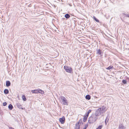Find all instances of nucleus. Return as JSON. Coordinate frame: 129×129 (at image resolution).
Returning <instances> with one entry per match:
<instances>
[{"label": "nucleus", "instance_id": "nucleus-26", "mask_svg": "<svg viewBox=\"0 0 129 129\" xmlns=\"http://www.w3.org/2000/svg\"><path fill=\"white\" fill-rule=\"evenodd\" d=\"M102 125H99L97 128L98 129H101L102 128Z\"/></svg>", "mask_w": 129, "mask_h": 129}, {"label": "nucleus", "instance_id": "nucleus-9", "mask_svg": "<svg viewBox=\"0 0 129 129\" xmlns=\"http://www.w3.org/2000/svg\"><path fill=\"white\" fill-rule=\"evenodd\" d=\"M32 93H39L38 89L31 91Z\"/></svg>", "mask_w": 129, "mask_h": 129}, {"label": "nucleus", "instance_id": "nucleus-16", "mask_svg": "<svg viewBox=\"0 0 129 129\" xmlns=\"http://www.w3.org/2000/svg\"><path fill=\"white\" fill-rule=\"evenodd\" d=\"M91 110H89L85 114L87 116H88L89 113L91 112Z\"/></svg>", "mask_w": 129, "mask_h": 129}, {"label": "nucleus", "instance_id": "nucleus-14", "mask_svg": "<svg viewBox=\"0 0 129 129\" xmlns=\"http://www.w3.org/2000/svg\"><path fill=\"white\" fill-rule=\"evenodd\" d=\"M88 117V116H87L86 115L85 116H84V117L83 118V121L84 122H85L86 120H87V117Z\"/></svg>", "mask_w": 129, "mask_h": 129}, {"label": "nucleus", "instance_id": "nucleus-27", "mask_svg": "<svg viewBox=\"0 0 129 129\" xmlns=\"http://www.w3.org/2000/svg\"><path fill=\"white\" fill-rule=\"evenodd\" d=\"M3 105L4 106H5L7 104V103L6 102H4L3 103Z\"/></svg>", "mask_w": 129, "mask_h": 129}, {"label": "nucleus", "instance_id": "nucleus-30", "mask_svg": "<svg viewBox=\"0 0 129 129\" xmlns=\"http://www.w3.org/2000/svg\"><path fill=\"white\" fill-rule=\"evenodd\" d=\"M9 129H14V128H13V127H9Z\"/></svg>", "mask_w": 129, "mask_h": 129}, {"label": "nucleus", "instance_id": "nucleus-7", "mask_svg": "<svg viewBox=\"0 0 129 129\" xmlns=\"http://www.w3.org/2000/svg\"><path fill=\"white\" fill-rule=\"evenodd\" d=\"M16 105L17 107L19 109H23L22 106L21 104L19 103H17L16 104Z\"/></svg>", "mask_w": 129, "mask_h": 129}, {"label": "nucleus", "instance_id": "nucleus-19", "mask_svg": "<svg viewBox=\"0 0 129 129\" xmlns=\"http://www.w3.org/2000/svg\"><path fill=\"white\" fill-rule=\"evenodd\" d=\"M4 92L5 94H7L9 93V91L7 89H5L4 91Z\"/></svg>", "mask_w": 129, "mask_h": 129}, {"label": "nucleus", "instance_id": "nucleus-25", "mask_svg": "<svg viewBox=\"0 0 129 129\" xmlns=\"http://www.w3.org/2000/svg\"><path fill=\"white\" fill-rule=\"evenodd\" d=\"M39 93H43V91L41 89H38Z\"/></svg>", "mask_w": 129, "mask_h": 129}, {"label": "nucleus", "instance_id": "nucleus-23", "mask_svg": "<svg viewBox=\"0 0 129 129\" xmlns=\"http://www.w3.org/2000/svg\"><path fill=\"white\" fill-rule=\"evenodd\" d=\"M122 82L124 84H125L127 83V81L126 80L123 79L122 80Z\"/></svg>", "mask_w": 129, "mask_h": 129}, {"label": "nucleus", "instance_id": "nucleus-10", "mask_svg": "<svg viewBox=\"0 0 129 129\" xmlns=\"http://www.w3.org/2000/svg\"><path fill=\"white\" fill-rule=\"evenodd\" d=\"M80 125L76 124L74 129H79L80 128Z\"/></svg>", "mask_w": 129, "mask_h": 129}, {"label": "nucleus", "instance_id": "nucleus-29", "mask_svg": "<svg viewBox=\"0 0 129 129\" xmlns=\"http://www.w3.org/2000/svg\"><path fill=\"white\" fill-rule=\"evenodd\" d=\"M124 14L126 16H127L128 17H129V15L127 14Z\"/></svg>", "mask_w": 129, "mask_h": 129}, {"label": "nucleus", "instance_id": "nucleus-17", "mask_svg": "<svg viewBox=\"0 0 129 129\" xmlns=\"http://www.w3.org/2000/svg\"><path fill=\"white\" fill-rule=\"evenodd\" d=\"M113 69V67L112 66H111L109 67H108V68H106V69L108 70H110L111 69Z\"/></svg>", "mask_w": 129, "mask_h": 129}, {"label": "nucleus", "instance_id": "nucleus-24", "mask_svg": "<svg viewBox=\"0 0 129 129\" xmlns=\"http://www.w3.org/2000/svg\"><path fill=\"white\" fill-rule=\"evenodd\" d=\"M22 99L23 100V101H25L26 100V99L25 98V97L24 95H23L22 96Z\"/></svg>", "mask_w": 129, "mask_h": 129}, {"label": "nucleus", "instance_id": "nucleus-4", "mask_svg": "<svg viewBox=\"0 0 129 129\" xmlns=\"http://www.w3.org/2000/svg\"><path fill=\"white\" fill-rule=\"evenodd\" d=\"M65 118L64 116L59 119V121L61 124H64L65 122Z\"/></svg>", "mask_w": 129, "mask_h": 129}, {"label": "nucleus", "instance_id": "nucleus-22", "mask_svg": "<svg viewBox=\"0 0 129 129\" xmlns=\"http://www.w3.org/2000/svg\"><path fill=\"white\" fill-rule=\"evenodd\" d=\"M93 18L96 22H99V20L98 19L96 18L95 16H93Z\"/></svg>", "mask_w": 129, "mask_h": 129}, {"label": "nucleus", "instance_id": "nucleus-32", "mask_svg": "<svg viewBox=\"0 0 129 129\" xmlns=\"http://www.w3.org/2000/svg\"><path fill=\"white\" fill-rule=\"evenodd\" d=\"M96 129H98L97 128H96Z\"/></svg>", "mask_w": 129, "mask_h": 129}, {"label": "nucleus", "instance_id": "nucleus-21", "mask_svg": "<svg viewBox=\"0 0 129 129\" xmlns=\"http://www.w3.org/2000/svg\"><path fill=\"white\" fill-rule=\"evenodd\" d=\"M109 120V119L108 118V117L107 116L106 117V118L105 119V123L106 125L107 123L108 122V121Z\"/></svg>", "mask_w": 129, "mask_h": 129}, {"label": "nucleus", "instance_id": "nucleus-1", "mask_svg": "<svg viewBox=\"0 0 129 129\" xmlns=\"http://www.w3.org/2000/svg\"><path fill=\"white\" fill-rule=\"evenodd\" d=\"M98 119V117L94 114H92L91 116L88 119V122L89 123H91L96 121Z\"/></svg>", "mask_w": 129, "mask_h": 129}, {"label": "nucleus", "instance_id": "nucleus-6", "mask_svg": "<svg viewBox=\"0 0 129 129\" xmlns=\"http://www.w3.org/2000/svg\"><path fill=\"white\" fill-rule=\"evenodd\" d=\"M96 53L97 54L100 55H103V53L102 52L101 50L100 49H96Z\"/></svg>", "mask_w": 129, "mask_h": 129}, {"label": "nucleus", "instance_id": "nucleus-28", "mask_svg": "<svg viewBox=\"0 0 129 129\" xmlns=\"http://www.w3.org/2000/svg\"><path fill=\"white\" fill-rule=\"evenodd\" d=\"M88 126V125L87 124H86L85 125V127L84 128H85L86 129L87 128V127Z\"/></svg>", "mask_w": 129, "mask_h": 129}, {"label": "nucleus", "instance_id": "nucleus-3", "mask_svg": "<svg viewBox=\"0 0 129 129\" xmlns=\"http://www.w3.org/2000/svg\"><path fill=\"white\" fill-rule=\"evenodd\" d=\"M101 109H97L95 111L94 115H95L96 116H99L101 115V114L103 113L102 112H101Z\"/></svg>", "mask_w": 129, "mask_h": 129}, {"label": "nucleus", "instance_id": "nucleus-12", "mask_svg": "<svg viewBox=\"0 0 129 129\" xmlns=\"http://www.w3.org/2000/svg\"><path fill=\"white\" fill-rule=\"evenodd\" d=\"M85 98L86 99L89 100L90 99L91 97L89 95H87L85 96Z\"/></svg>", "mask_w": 129, "mask_h": 129}, {"label": "nucleus", "instance_id": "nucleus-13", "mask_svg": "<svg viewBox=\"0 0 129 129\" xmlns=\"http://www.w3.org/2000/svg\"><path fill=\"white\" fill-rule=\"evenodd\" d=\"M82 123V124H83V123L82 122V119H81L79 120L78 122L76 123V124H78L80 125L81 123Z\"/></svg>", "mask_w": 129, "mask_h": 129}, {"label": "nucleus", "instance_id": "nucleus-31", "mask_svg": "<svg viewBox=\"0 0 129 129\" xmlns=\"http://www.w3.org/2000/svg\"><path fill=\"white\" fill-rule=\"evenodd\" d=\"M83 129H86L85 128H83Z\"/></svg>", "mask_w": 129, "mask_h": 129}, {"label": "nucleus", "instance_id": "nucleus-2", "mask_svg": "<svg viewBox=\"0 0 129 129\" xmlns=\"http://www.w3.org/2000/svg\"><path fill=\"white\" fill-rule=\"evenodd\" d=\"M64 68L66 72L70 73H71L72 68L71 67L65 66H64Z\"/></svg>", "mask_w": 129, "mask_h": 129}, {"label": "nucleus", "instance_id": "nucleus-11", "mask_svg": "<svg viewBox=\"0 0 129 129\" xmlns=\"http://www.w3.org/2000/svg\"><path fill=\"white\" fill-rule=\"evenodd\" d=\"M11 85V83L9 81H7L6 82V86L7 87H8L10 86Z\"/></svg>", "mask_w": 129, "mask_h": 129}, {"label": "nucleus", "instance_id": "nucleus-8", "mask_svg": "<svg viewBox=\"0 0 129 129\" xmlns=\"http://www.w3.org/2000/svg\"><path fill=\"white\" fill-rule=\"evenodd\" d=\"M99 109H101V111L103 113L106 111V107L104 106H102V108H99Z\"/></svg>", "mask_w": 129, "mask_h": 129}, {"label": "nucleus", "instance_id": "nucleus-15", "mask_svg": "<svg viewBox=\"0 0 129 129\" xmlns=\"http://www.w3.org/2000/svg\"><path fill=\"white\" fill-rule=\"evenodd\" d=\"M64 17L67 19H68L70 17V16L69 14H66L65 15Z\"/></svg>", "mask_w": 129, "mask_h": 129}, {"label": "nucleus", "instance_id": "nucleus-5", "mask_svg": "<svg viewBox=\"0 0 129 129\" xmlns=\"http://www.w3.org/2000/svg\"><path fill=\"white\" fill-rule=\"evenodd\" d=\"M61 98L62 100V102H63V104L64 105H67V101L65 98L62 96Z\"/></svg>", "mask_w": 129, "mask_h": 129}, {"label": "nucleus", "instance_id": "nucleus-20", "mask_svg": "<svg viewBox=\"0 0 129 129\" xmlns=\"http://www.w3.org/2000/svg\"><path fill=\"white\" fill-rule=\"evenodd\" d=\"M119 129H124L125 128L124 126H123L122 124H121L119 126Z\"/></svg>", "mask_w": 129, "mask_h": 129}, {"label": "nucleus", "instance_id": "nucleus-18", "mask_svg": "<svg viewBox=\"0 0 129 129\" xmlns=\"http://www.w3.org/2000/svg\"><path fill=\"white\" fill-rule=\"evenodd\" d=\"M8 108L10 110H12L13 108V106L12 105L10 104L8 106Z\"/></svg>", "mask_w": 129, "mask_h": 129}]
</instances>
